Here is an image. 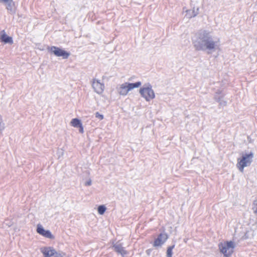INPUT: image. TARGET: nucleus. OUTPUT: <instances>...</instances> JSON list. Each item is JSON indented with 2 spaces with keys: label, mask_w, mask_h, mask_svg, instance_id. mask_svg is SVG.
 <instances>
[{
  "label": "nucleus",
  "mask_w": 257,
  "mask_h": 257,
  "mask_svg": "<svg viewBox=\"0 0 257 257\" xmlns=\"http://www.w3.org/2000/svg\"><path fill=\"white\" fill-rule=\"evenodd\" d=\"M193 44L197 50H208L211 52L217 50L220 46L219 39L214 37L211 32L207 30L200 31L196 35Z\"/></svg>",
  "instance_id": "nucleus-1"
},
{
  "label": "nucleus",
  "mask_w": 257,
  "mask_h": 257,
  "mask_svg": "<svg viewBox=\"0 0 257 257\" xmlns=\"http://www.w3.org/2000/svg\"><path fill=\"white\" fill-rule=\"evenodd\" d=\"M254 156L253 152L242 153L241 157L237 159L236 167L241 172H243L244 168L250 165Z\"/></svg>",
  "instance_id": "nucleus-2"
},
{
  "label": "nucleus",
  "mask_w": 257,
  "mask_h": 257,
  "mask_svg": "<svg viewBox=\"0 0 257 257\" xmlns=\"http://www.w3.org/2000/svg\"><path fill=\"white\" fill-rule=\"evenodd\" d=\"M139 93L145 100L149 102L155 98V93L152 85L150 83L143 85L139 90Z\"/></svg>",
  "instance_id": "nucleus-3"
},
{
  "label": "nucleus",
  "mask_w": 257,
  "mask_h": 257,
  "mask_svg": "<svg viewBox=\"0 0 257 257\" xmlns=\"http://www.w3.org/2000/svg\"><path fill=\"white\" fill-rule=\"evenodd\" d=\"M141 85L142 82L141 81H138L135 83L125 82L119 85L117 87V91L120 95L125 96L130 91L134 88L140 87Z\"/></svg>",
  "instance_id": "nucleus-4"
},
{
  "label": "nucleus",
  "mask_w": 257,
  "mask_h": 257,
  "mask_svg": "<svg viewBox=\"0 0 257 257\" xmlns=\"http://www.w3.org/2000/svg\"><path fill=\"white\" fill-rule=\"evenodd\" d=\"M234 247V243L232 241L221 242L219 244V250L224 254V257L230 255L233 251Z\"/></svg>",
  "instance_id": "nucleus-5"
},
{
  "label": "nucleus",
  "mask_w": 257,
  "mask_h": 257,
  "mask_svg": "<svg viewBox=\"0 0 257 257\" xmlns=\"http://www.w3.org/2000/svg\"><path fill=\"white\" fill-rule=\"evenodd\" d=\"M48 49L53 53L56 56L61 57L63 59H67L70 55L69 52L55 46L49 47Z\"/></svg>",
  "instance_id": "nucleus-6"
},
{
  "label": "nucleus",
  "mask_w": 257,
  "mask_h": 257,
  "mask_svg": "<svg viewBox=\"0 0 257 257\" xmlns=\"http://www.w3.org/2000/svg\"><path fill=\"white\" fill-rule=\"evenodd\" d=\"M92 86L94 91L97 94H101L104 89V85L103 83H101L100 80L94 79L92 82Z\"/></svg>",
  "instance_id": "nucleus-7"
},
{
  "label": "nucleus",
  "mask_w": 257,
  "mask_h": 257,
  "mask_svg": "<svg viewBox=\"0 0 257 257\" xmlns=\"http://www.w3.org/2000/svg\"><path fill=\"white\" fill-rule=\"evenodd\" d=\"M168 237L165 233L160 234L154 242V246L156 247H160L166 241Z\"/></svg>",
  "instance_id": "nucleus-8"
},
{
  "label": "nucleus",
  "mask_w": 257,
  "mask_h": 257,
  "mask_svg": "<svg viewBox=\"0 0 257 257\" xmlns=\"http://www.w3.org/2000/svg\"><path fill=\"white\" fill-rule=\"evenodd\" d=\"M37 232L46 237L48 238H53L54 237L52 234L51 232L49 230H45L43 227L40 225L38 224L37 228Z\"/></svg>",
  "instance_id": "nucleus-9"
},
{
  "label": "nucleus",
  "mask_w": 257,
  "mask_h": 257,
  "mask_svg": "<svg viewBox=\"0 0 257 257\" xmlns=\"http://www.w3.org/2000/svg\"><path fill=\"white\" fill-rule=\"evenodd\" d=\"M41 252L44 254V257H53L54 249L51 247H44L41 248Z\"/></svg>",
  "instance_id": "nucleus-10"
},
{
  "label": "nucleus",
  "mask_w": 257,
  "mask_h": 257,
  "mask_svg": "<svg viewBox=\"0 0 257 257\" xmlns=\"http://www.w3.org/2000/svg\"><path fill=\"white\" fill-rule=\"evenodd\" d=\"M113 247L115 251L118 253L120 254L122 257H124V255L127 253L126 251L124 249L123 247H122L120 244H114L113 245Z\"/></svg>",
  "instance_id": "nucleus-11"
},
{
  "label": "nucleus",
  "mask_w": 257,
  "mask_h": 257,
  "mask_svg": "<svg viewBox=\"0 0 257 257\" xmlns=\"http://www.w3.org/2000/svg\"><path fill=\"white\" fill-rule=\"evenodd\" d=\"M0 3L4 4L8 11L12 12L14 3L13 0H0Z\"/></svg>",
  "instance_id": "nucleus-12"
},
{
  "label": "nucleus",
  "mask_w": 257,
  "mask_h": 257,
  "mask_svg": "<svg viewBox=\"0 0 257 257\" xmlns=\"http://www.w3.org/2000/svg\"><path fill=\"white\" fill-rule=\"evenodd\" d=\"M199 9H195L194 8L192 10H187L186 11V16L188 18H191L192 17H194L197 15L198 14Z\"/></svg>",
  "instance_id": "nucleus-13"
},
{
  "label": "nucleus",
  "mask_w": 257,
  "mask_h": 257,
  "mask_svg": "<svg viewBox=\"0 0 257 257\" xmlns=\"http://www.w3.org/2000/svg\"><path fill=\"white\" fill-rule=\"evenodd\" d=\"M2 35L1 38L2 41L5 43H13L12 38L8 36L5 33L4 31L1 32Z\"/></svg>",
  "instance_id": "nucleus-14"
},
{
  "label": "nucleus",
  "mask_w": 257,
  "mask_h": 257,
  "mask_svg": "<svg viewBox=\"0 0 257 257\" xmlns=\"http://www.w3.org/2000/svg\"><path fill=\"white\" fill-rule=\"evenodd\" d=\"M71 125L75 127H78L82 124L81 121L77 118H73L70 122Z\"/></svg>",
  "instance_id": "nucleus-15"
},
{
  "label": "nucleus",
  "mask_w": 257,
  "mask_h": 257,
  "mask_svg": "<svg viewBox=\"0 0 257 257\" xmlns=\"http://www.w3.org/2000/svg\"><path fill=\"white\" fill-rule=\"evenodd\" d=\"M222 97H223V95H221L220 96H218L217 95H216L215 96V99H216V100L217 101H218L220 105H225L226 103V102L224 101L223 100H222Z\"/></svg>",
  "instance_id": "nucleus-16"
},
{
  "label": "nucleus",
  "mask_w": 257,
  "mask_h": 257,
  "mask_svg": "<svg viewBox=\"0 0 257 257\" xmlns=\"http://www.w3.org/2000/svg\"><path fill=\"white\" fill-rule=\"evenodd\" d=\"M175 247V245H173L172 246H169L168 247L167 250V257H172L173 254V249Z\"/></svg>",
  "instance_id": "nucleus-17"
},
{
  "label": "nucleus",
  "mask_w": 257,
  "mask_h": 257,
  "mask_svg": "<svg viewBox=\"0 0 257 257\" xmlns=\"http://www.w3.org/2000/svg\"><path fill=\"white\" fill-rule=\"evenodd\" d=\"M106 208L104 205H100L98 207V212L99 214L102 215L106 211Z\"/></svg>",
  "instance_id": "nucleus-18"
},
{
  "label": "nucleus",
  "mask_w": 257,
  "mask_h": 257,
  "mask_svg": "<svg viewBox=\"0 0 257 257\" xmlns=\"http://www.w3.org/2000/svg\"><path fill=\"white\" fill-rule=\"evenodd\" d=\"M53 257H64L65 255L64 253L62 252H57L55 249Z\"/></svg>",
  "instance_id": "nucleus-19"
},
{
  "label": "nucleus",
  "mask_w": 257,
  "mask_h": 257,
  "mask_svg": "<svg viewBox=\"0 0 257 257\" xmlns=\"http://www.w3.org/2000/svg\"><path fill=\"white\" fill-rule=\"evenodd\" d=\"M5 127V123L3 121L2 116L0 114V132H1L2 131L4 130Z\"/></svg>",
  "instance_id": "nucleus-20"
},
{
  "label": "nucleus",
  "mask_w": 257,
  "mask_h": 257,
  "mask_svg": "<svg viewBox=\"0 0 257 257\" xmlns=\"http://www.w3.org/2000/svg\"><path fill=\"white\" fill-rule=\"evenodd\" d=\"M252 210L254 213H256L257 212V202L256 201H254L253 203V207Z\"/></svg>",
  "instance_id": "nucleus-21"
},
{
  "label": "nucleus",
  "mask_w": 257,
  "mask_h": 257,
  "mask_svg": "<svg viewBox=\"0 0 257 257\" xmlns=\"http://www.w3.org/2000/svg\"><path fill=\"white\" fill-rule=\"evenodd\" d=\"M95 116L100 120H102L103 118V115L99 114L98 112H96Z\"/></svg>",
  "instance_id": "nucleus-22"
},
{
  "label": "nucleus",
  "mask_w": 257,
  "mask_h": 257,
  "mask_svg": "<svg viewBox=\"0 0 257 257\" xmlns=\"http://www.w3.org/2000/svg\"><path fill=\"white\" fill-rule=\"evenodd\" d=\"M86 186H90L91 185V180L90 179L88 180L85 183Z\"/></svg>",
  "instance_id": "nucleus-23"
},
{
  "label": "nucleus",
  "mask_w": 257,
  "mask_h": 257,
  "mask_svg": "<svg viewBox=\"0 0 257 257\" xmlns=\"http://www.w3.org/2000/svg\"><path fill=\"white\" fill-rule=\"evenodd\" d=\"M78 127L79 128V132L81 133H83V128L82 124H81V126H79Z\"/></svg>",
  "instance_id": "nucleus-24"
}]
</instances>
